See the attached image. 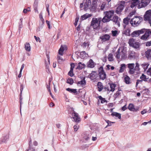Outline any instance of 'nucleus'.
I'll return each instance as SVG.
<instances>
[{"instance_id": "nucleus-1", "label": "nucleus", "mask_w": 151, "mask_h": 151, "mask_svg": "<svg viewBox=\"0 0 151 151\" xmlns=\"http://www.w3.org/2000/svg\"><path fill=\"white\" fill-rule=\"evenodd\" d=\"M105 16L102 19V21L104 23H106L111 21L112 17L114 14V10H109L104 12Z\"/></svg>"}, {"instance_id": "nucleus-2", "label": "nucleus", "mask_w": 151, "mask_h": 151, "mask_svg": "<svg viewBox=\"0 0 151 151\" xmlns=\"http://www.w3.org/2000/svg\"><path fill=\"white\" fill-rule=\"evenodd\" d=\"M101 17H93L92 19L91 22L90 26L92 27L93 29H97L100 27V24L102 21Z\"/></svg>"}, {"instance_id": "nucleus-3", "label": "nucleus", "mask_w": 151, "mask_h": 151, "mask_svg": "<svg viewBox=\"0 0 151 151\" xmlns=\"http://www.w3.org/2000/svg\"><path fill=\"white\" fill-rule=\"evenodd\" d=\"M142 20V17L136 16L131 19L130 22L132 26L135 27L139 25Z\"/></svg>"}, {"instance_id": "nucleus-4", "label": "nucleus", "mask_w": 151, "mask_h": 151, "mask_svg": "<svg viewBox=\"0 0 151 151\" xmlns=\"http://www.w3.org/2000/svg\"><path fill=\"white\" fill-rule=\"evenodd\" d=\"M145 29L144 32L145 33L140 38L142 40H146L151 35V31L150 29Z\"/></svg>"}, {"instance_id": "nucleus-5", "label": "nucleus", "mask_w": 151, "mask_h": 151, "mask_svg": "<svg viewBox=\"0 0 151 151\" xmlns=\"http://www.w3.org/2000/svg\"><path fill=\"white\" fill-rule=\"evenodd\" d=\"M129 45L135 48H139L140 46V44L139 42H136L133 38L129 40Z\"/></svg>"}, {"instance_id": "nucleus-6", "label": "nucleus", "mask_w": 151, "mask_h": 151, "mask_svg": "<svg viewBox=\"0 0 151 151\" xmlns=\"http://www.w3.org/2000/svg\"><path fill=\"white\" fill-rule=\"evenodd\" d=\"M150 3L149 0H139L138 8L140 9L147 6Z\"/></svg>"}, {"instance_id": "nucleus-7", "label": "nucleus", "mask_w": 151, "mask_h": 151, "mask_svg": "<svg viewBox=\"0 0 151 151\" xmlns=\"http://www.w3.org/2000/svg\"><path fill=\"white\" fill-rule=\"evenodd\" d=\"M125 53L123 48H119L116 52V58L119 59L121 57V59H124L125 57Z\"/></svg>"}, {"instance_id": "nucleus-8", "label": "nucleus", "mask_w": 151, "mask_h": 151, "mask_svg": "<svg viewBox=\"0 0 151 151\" xmlns=\"http://www.w3.org/2000/svg\"><path fill=\"white\" fill-rule=\"evenodd\" d=\"M99 76L100 79L101 80H104L106 79V75L105 72L103 70L102 66H101L99 69Z\"/></svg>"}, {"instance_id": "nucleus-9", "label": "nucleus", "mask_w": 151, "mask_h": 151, "mask_svg": "<svg viewBox=\"0 0 151 151\" xmlns=\"http://www.w3.org/2000/svg\"><path fill=\"white\" fill-rule=\"evenodd\" d=\"M145 30L144 29H142L140 30L134 31L131 34V36L132 37H138L140 34H143Z\"/></svg>"}, {"instance_id": "nucleus-10", "label": "nucleus", "mask_w": 151, "mask_h": 151, "mask_svg": "<svg viewBox=\"0 0 151 151\" xmlns=\"http://www.w3.org/2000/svg\"><path fill=\"white\" fill-rule=\"evenodd\" d=\"M125 4V2L124 1H121L120 4L116 8L115 12L118 14H120L122 11L124 7Z\"/></svg>"}, {"instance_id": "nucleus-11", "label": "nucleus", "mask_w": 151, "mask_h": 151, "mask_svg": "<svg viewBox=\"0 0 151 151\" xmlns=\"http://www.w3.org/2000/svg\"><path fill=\"white\" fill-rule=\"evenodd\" d=\"M145 21H148L149 23H151V9L147 11L144 16Z\"/></svg>"}, {"instance_id": "nucleus-12", "label": "nucleus", "mask_w": 151, "mask_h": 151, "mask_svg": "<svg viewBox=\"0 0 151 151\" xmlns=\"http://www.w3.org/2000/svg\"><path fill=\"white\" fill-rule=\"evenodd\" d=\"M135 64L134 63H129L127 65L128 68L129 69L128 73L131 74H134L135 71V69H134V66Z\"/></svg>"}, {"instance_id": "nucleus-13", "label": "nucleus", "mask_w": 151, "mask_h": 151, "mask_svg": "<svg viewBox=\"0 0 151 151\" xmlns=\"http://www.w3.org/2000/svg\"><path fill=\"white\" fill-rule=\"evenodd\" d=\"M72 113V115L74 121L77 122H79L81 121L80 118L79 117L78 114L76 113L74 111Z\"/></svg>"}, {"instance_id": "nucleus-14", "label": "nucleus", "mask_w": 151, "mask_h": 151, "mask_svg": "<svg viewBox=\"0 0 151 151\" xmlns=\"http://www.w3.org/2000/svg\"><path fill=\"white\" fill-rule=\"evenodd\" d=\"M9 135L7 134L3 136L1 138V142H0V145L1 143H6L9 140Z\"/></svg>"}, {"instance_id": "nucleus-15", "label": "nucleus", "mask_w": 151, "mask_h": 151, "mask_svg": "<svg viewBox=\"0 0 151 151\" xmlns=\"http://www.w3.org/2000/svg\"><path fill=\"white\" fill-rule=\"evenodd\" d=\"M84 9V10H86L88 9L91 7V2L90 0H86L85 3Z\"/></svg>"}, {"instance_id": "nucleus-16", "label": "nucleus", "mask_w": 151, "mask_h": 151, "mask_svg": "<svg viewBox=\"0 0 151 151\" xmlns=\"http://www.w3.org/2000/svg\"><path fill=\"white\" fill-rule=\"evenodd\" d=\"M110 36L108 34H105L101 36L100 38L101 39L102 41H106L108 40L110 38Z\"/></svg>"}, {"instance_id": "nucleus-17", "label": "nucleus", "mask_w": 151, "mask_h": 151, "mask_svg": "<svg viewBox=\"0 0 151 151\" xmlns=\"http://www.w3.org/2000/svg\"><path fill=\"white\" fill-rule=\"evenodd\" d=\"M118 17L117 16H113L112 19H111V21L115 23V24L116 25L119 27L120 26V24L119 21L118 20Z\"/></svg>"}, {"instance_id": "nucleus-18", "label": "nucleus", "mask_w": 151, "mask_h": 151, "mask_svg": "<svg viewBox=\"0 0 151 151\" xmlns=\"http://www.w3.org/2000/svg\"><path fill=\"white\" fill-rule=\"evenodd\" d=\"M39 0H35L33 4V7L35 12L38 13L37 9Z\"/></svg>"}, {"instance_id": "nucleus-19", "label": "nucleus", "mask_w": 151, "mask_h": 151, "mask_svg": "<svg viewBox=\"0 0 151 151\" xmlns=\"http://www.w3.org/2000/svg\"><path fill=\"white\" fill-rule=\"evenodd\" d=\"M95 65L93 60L90 59L87 63V66L88 68H93L94 67Z\"/></svg>"}, {"instance_id": "nucleus-20", "label": "nucleus", "mask_w": 151, "mask_h": 151, "mask_svg": "<svg viewBox=\"0 0 151 151\" xmlns=\"http://www.w3.org/2000/svg\"><path fill=\"white\" fill-rule=\"evenodd\" d=\"M24 88L23 85L22 84H21L20 85V97L19 98L20 99V111L21 114V104H22V92Z\"/></svg>"}, {"instance_id": "nucleus-21", "label": "nucleus", "mask_w": 151, "mask_h": 151, "mask_svg": "<svg viewBox=\"0 0 151 151\" xmlns=\"http://www.w3.org/2000/svg\"><path fill=\"white\" fill-rule=\"evenodd\" d=\"M138 3L139 0H132L130 5L131 7L132 8H133L138 5Z\"/></svg>"}, {"instance_id": "nucleus-22", "label": "nucleus", "mask_w": 151, "mask_h": 151, "mask_svg": "<svg viewBox=\"0 0 151 151\" xmlns=\"http://www.w3.org/2000/svg\"><path fill=\"white\" fill-rule=\"evenodd\" d=\"M128 109L131 111H137L138 110V109H135L134 108V106L132 104H129Z\"/></svg>"}, {"instance_id": "nucleus-23", "label": "nucleus", "mask_w": 151, "mask_h": 151, "mask_svg": "<svg viewBox=\"0 0 151 151\" xmlns=\"http://www.w3.org/2000/svg\"><path fill=\"white\" fill-rule=\"evenodd\" d=\"M96 73L95 71H92L89 75L90 78L92 80H94L96 78Z\"/></svg>"}, {"instance_id": "nucleus-24", "label": "nucleus", "mask_w": 151, "mask_h": 151, "mask_svg": "<svg viewBox=\"0 0 151 151\" xmlns=\"http://www.w3.org/2000/svg\"><path fill=\"white\" fill-rule=\"evenodd\" d=\"M97 85L98 86V91H101L104 88V86L103 85L102 83L101 82H98V83Z\"/></svg>"}, {"instance_id": "nucleus-25", "label": "nucleus", "mask_w": 151, "mask_h": 151, "mask_svg": "<svg viewBox=\"0 0 151 151\" xmlns=\"http://www.w3.org/2000/svg\"><path fill=\"white\" fill-rule=\"evenodd\" d=\"M86 65L84 64H82L81 63L79 62L78 64V66L76 68V69L79 70L82 69L84 68Z\"/></svg>"}, {"instance_id": "nucleus-26", "label": "nucleus", "mask_w": 151, "mask_h": 151, "mask_svg": "<svg viewBox=\"0 0 151 151\" xmlns=\"http://www.w3.org/2000/svg\"><path fill=\"white\" fill-rule=\"evenodd\" d=\"M91 16V14H86L81 17V20H83L87 19V18L90 17Z\"/></svg>"}, {"instance_id": "nucleus-27", "label": "nucleus", "mask_w": 151, "mask_h": 151, "mask_svg": "<svg viewBox=\"0 0 151 151\" xmlns=\"http://www.w3.org/2000/svg\"><path fill=\"white\" fill-rule=\"evenodd\" d=\"M126 68V66L125 64H122L121 65L120 69L119 72V73L123 72Z\"/></svg>"}, {"instance_id": "nucleus-28", "label": "nucleus", "mask_w": 151, "mask_h": 151, "mask_svg": "<svg viewBox=\"0 0 151 151\" xmlns=\"http://www.w3.org/2000/svg\"><path fill=\"white\" fill-rule=\"evenodd\" d=\"M85 78L84 77L82 80L80 81H78V84H80L82 86H84L86 84V81L85 80Z\"/></svg>"}, {"instance_id": "nucleus-29", "label": "nucleus", "mask_w": 151, "mask_h": 151, "mask_svg": "<svg viewBox=\"0 0 151 151\" xmlns=\"http://www.w3.org/2000/svg\"><path fill=\"white\" fill-rule=\"evenodd\" d=\"M130 30L129 29H126L122 32V34L126 35L129 36L130 35Z\"/></svg>"}, {"instance_id": "nucleus-30", "label": "nucleus", "mask_w": 151, "mask_h": 151, "mask_svg": "<svg viewBox=\"0 0 151 151\" xmlns=\"http://www.w3.org/2000/svg\"><path fill=\"white\" fill-rule=\"evenodd\" d=\"M111 115L112 116H115L117 117L119 119H121V114L117 112H113L111 114Z\"/></svg>"}, {"instance_id": "nucleus-31", "label": "nucleus", "mask_w": 151, "mask_h": 151, "mask_svg": "<svg viewBox=\"0 0 151 151\" xmlns=\"http://www.w3.org/2000/svg\"><path fill=\"white\" fill-rule=\"evenodd\" d=\"M25 48L26 50L30 51L31 49V47L29 43L26 42L25 45Z\"/></svg>"}, {"instance_id": "nucleus-32", "label": "nucleus", "mask_w": 151, "mask_h": 151, "mask_svg": "<svg viewBox=\"0 0 151 151\" xmlns=\"http://www.w3.org/2000/svg\"><path fill=\"white\" fill-rule=\"evenodd\" d=\"M145 56L147 58H151V50H148L145 52Z\"/></svg>"}, {"instance_id": "nucleus-33", "label": "nucleus", "mask_w": 151, "mask_h": 151, "mask_svg": "<svg viewBox=\"0 0 151 151\" xmlns=\"http://www.w3.org/2000/svg\"><path fill=\"white\" fill-rule=\"evenodd\" d=\"M66 90L67 91L71 93H73L74 94L77 93V91L76 89H71L70 88H68L66 89Z\"/></svg>"}, {"instance_id": "nucleus-34", "label": "nucleus", "mask_w": 151, "mask_h": 151, "mask_svg": "<svg viewBox=\"0 0 151 151\" xmlns=\"http://www.w3.org/2000/svg\"><path fill=\"white\" fill-rule=\"evenodd\" d=\"M129 57L131 60L134 59L135 58V52H132L129 54Z\"/></svg>"}, {"instance_id": "nucleus-35", "label": "nucleus", "mask_w": 151, "mask_h": 151, "mask_svg": "<svg viewBox=\"0 0 151 151\" xmlns=\"http://www.w3.org/2000/svg\"><path fill=\"white\" fill-rule=\"evenodd\" d=\"M64 50V47L61 46L58 51L59 54L61 55H63V52Z\"/></svg>"}, {"instance_id": "nucleus-36", "label": "nucleus", "mask_w": 151, "mask_h": 151, "mask_svg": "<svg viewBox=\"0 0 151 151\" xmlns=\"http://www.w3.org/2000/svg\"><path fill=\"white\" fill-rule=\"evenodd\" d=\"M111 89L110 91H114L115 90V88L116 87V85L115 84L111 83L110 85Z\"/></svg>"}, {"instance_id": "nucleus-37", "label": "nucleus", "mask_w": 151, "mask_h": 151, "mask_svg": "<svg viewBox=\"0 0 151 151\" xmlns=\"http://www.w3.org/2000/svg\"><path fill=\"white\" fill-rule=\"evenodd\" d=\"M129 20L130 19L128 18H124V19L123 22L125 24V25H124V27L126 26L128 24Z\"/></svg>"}, {"instance_id": "nucleus-38", "label": "nucleus", "mask_w": 151, "mask_h": 151, "mask_svg": "<svg viewBox=\"0 0 151 151\" xmlns=\"http://www.w3.org/2000/svg\"><path fill=\"white\" fill-rule=\"evenodd\" d=\"M108 59L109 61H113L114 60L112 54L110 53L108 56Z\"/></svg>"}, {"instance_id": "nucleus-39", "label": "nucleus", "mask_w": 151, "mask_h": 151, "mask_svg": "<svg viewBox=\"0 0 151 151\" xmlns=\"http://www.w3.org/2000/svg\"><path fill=\"white\" fill-rule=\"evenodd\" d=\"M83 139L86 141H87L89 139V135L87 134H85L83 135Z\"/></svg>"}, {"instance_id": "nucleus-40", "label": "nucleus", "mask_w": 151, "mask_h": 151, "mask_svg": "<svg viewBox=\"0 0 151 151\" xmlns=\"http://www.w3.org/2000/svg\"><path fill=\"white\" fill-rule=\"evenodd\" d=\"M130 78L127 76H126L124 78V82L127 84H129L130 83Z\"/></svg>"}, {"instance_id": "nucleus-41", "label": "nucleus", "mask_w": 151, "mask_h": 151, "mask_svg": "<svg viewBox=\"0 0 151 151\" xmlns=\"http://www.w3.org/2000/svg\"><path fill=\"white\" fill-rule=\"evenodd\" d=\"M149 65V64L148 63H145L142 64L141 66L143 68L144 70H145L147 68Z\"/></svg>"}, {"instance_id": "nucleus-42", "label": "nucleus", "mask_w": 151, "mask_h": 151, "mask_svg": "<svg viewBox=\"0 0 151 151\" xmlns=\"http://www.w3.org/2000/svg\"><path fill=\"white\" fill-rule=\"evenodd\" d=\"M47 55V56L48 63H45V64H46L45 67H46V69H47L48 71H49V66L48 65H49V64H50V59H49V56H48Z\"/></svg>"}, {"instance_id": "nucleus-43", "label": "nucleus", "mask_w": 151, "mask_h": 151, "mask_svg": "<svg viewBox=\"0 0 151 151\" xmlns=\"http://www.w3.org/2000/svg\"><path fill=\"white\" fill-rule=\"evenodd\" d=\"M98 98L100 100L101 102V103H104L107 101L105 99V98H102L101 96H99Z\"/></svg>"}, {"instance_id": "nucleus-44", "label": "nucleus", "mask_w": 151, "mask_h": 151, "mask_svg": "<svg viewBox=\"0 0 151 151\" xmlns=\"http://www.w3.org/2000/svg\"><path fill=\"white\" fill-rule=\"evenodd\" d=\"M67 83H69L70 85H72L73 83V81L72 78H68L67 81Z\"/></svg>"}, {"instance_id": "nucleus-45", "label": "nucleus", "mask_w": 151, "mask_h": 151, "mask_svg": "<svg viewBox=\"0 0 151 151\" xmlns=\"http://www.w3.org/2000/svg\"><path fill=\"white\" fill-rule=\"evenodd\" d=\"M106 4V2H104L102 3V4L101 6V10H104L105 7V6Z\"/></svg>"}, {"instance_id": "nucleus-46", "label": "nucleus", "mask_w": 151, "mask_h": 151, "mask_svg": "<svg viewBox=\"0 0 151 151\" xmlns=\"http://www.w3.org/2000/svg\"><path fill=\"white\" fill-rule=\"evenodd\" d=\"M57 58L58 63H60L62 62L63 61V58L60 57L59 55H58Z\"/></svg>"}, {"instance_id": "nucleus-47", "label": "nucleus", "mask_w": 151, "mask_h": 151, "mask_svg": "<svg viewBox=\"0 0 151 151\" xmlns=\"http://www.w3.org/2000/svg\"><path fill=\"white\" fill-rule=\"evenodd\" d=\"M140 79H141L142 81L143 80L145 81H147L146 76L144 74H142V76L140 77Z\"/></svg>"}, {"instance_id": "nucleus-48", "label": "nucleus", "mask_w": 151, "mask_h": 151, "mask_svg": "<svg viewBox=\"0 0 151 151\" xmlns=\"http://www.w3.org/2000/svg\"><path fill=\"white\" fill-rule=\"evenodd\" d=\"M136 65L134 69H135V70H137V71H139L140 68H139V65L138 63H136L135 64Z\"/></svg>"}, {"instance_id": "nucleus-49", "label": "nucleus", "mask_w": 151, "mask_h": 151, "mask_svg": "<svg viewBox=\"0 0 151 151\" xmlns=\"http://www.w3.org/2000/svg\"><path fill=\"white\" fill-rule=\"evenodd\" d=\"M121 91H122L121 90H118V91H117L116 93H115V96L116 97L118 96L121 94Z\"/></svg>"}, {"instance_id": "nucleus-50", "label": "nucleus", "mask_w": 151, "mask_h": 151, "mask_svg": "<svg viewBox=\"0 0 151 151\" xmlns=\"http://www.w3.org/2000/svg\"><path fill=\"white\" fill-rule=\"evenodd\" d=\"M111 33L113 36H116L117 33V30L112 31Z\"/></svg>"}, {"instance_id": "nucleus-51", "label": "nucleus", "mask_w": 151, "mask_h": 151, "mask_svg": "<svg viewBox=\"0 0 151 151\" xmlns=\"http://www.w3.org/2000/svg\"><path fill=\"white\" fill-rule=\"evenodd\" d=\"M73 70H71L70 69L68 73V75L71 77L73 76L74 75V74L73 73Z\"/></svg>"}, {"instance_id": "nucleus-52", "label": "nucleus", "mask_w": 151, "mask_h": 151, "mask_svg": "<svg viewBox=\"0 0 151 151\" xmlns=\"http://www.w3.org/2000/svg\"><path fill=\"white\" fill-rule=\"evenodd\" d=\"M87 46H89V43L88 42H84L82 45V46L84 47H86Z\"/></svg>"}, {"instance_id": "nucleus-53", "label": "nucleus", "mask_w": 151, "mask_h": 151, "mask_svg": "<svg viewBox=\"0 0 151 151\" xmlns=\"http://www.w3.org/2000/svg\"><path fill=\"white\" fill-rule=\"evenodd\" d=\"M79 127V126L77 125V124H76V125H74L73 127L74 130L75 131H76L78 129Z\"/></svg>"}, {"instance_id": "nucleus-54", "label": "nucleus", "mask_w": 151, "mask_h": 151, "mask_svg": "<svg viewBox=\"0 0 151 151\" xmlns=\"http://www.w3.org/2000/svg\"><path fill=\"white\" fill-rule=\"evenodd\" d=\"M106 121L108 123V125L106 126V127L108 126H111V122L109 120H106Z\"/></svg>"}, {"instance_id": "nucleus-55", "label": "nucleus", "mask_w": 151, "mask_h": 151, "mask_svg": "<svg viewBox=\"0 0 151 151\" xmlns=\"http://www.w3.org/2000/svg\"><path fill=\"white\" fill-rule=\"evenodd\" d=\"M79 17H77L75 19V22L74 23V25L75 26H76L77 24V22L79 20Z\"/></svg>"}, {"instance_id": "nucleus-56", "label": "nucleus", "mask_w": 151, "mask_h": 151, "mask_svg": "<svg viewBox=\"0 0 151 151\" xmlns=\"http://www.w3.org/2000/svg\"><path fill=\"white\" fill-rule=\"evenodd\" d=\"M142 80H137L136 83V86H137L139 83H142Z\"/></svg>"}, {"instance_id": "nucleus-57", "label": "nucleus", "mask_w": 151, "mask_h": 151, "mask_svg": "<svg viewBox=\"0 0 151 151\" xmlns=\"http://www.w3.org/2000/svg\"><path fill=\"white\" fill-rule=\"evenodd\" d=\"M71 68L70 69L71 70H73V69L75 67V65L73 63H72L70 64Z\"/></svg>"}, {"instance_id": "nucleus-58", "label": "nucleus", "mask_w": 151, "mask_h": 151, "mask_svg": "<svg viewBox=\"0 0 151 151\" xmlns=\"http://www.w3.org/2000/svg\"><path fill=\"white\" fill-rule=\"evenodd\" d=\"M34 37L37 42L38 41L39 42H41L40 39L39 37H37L35 36Z\"/></svg>"}, {"instance_id": "nucleus-59", "label": "nucleus", "mask_w": 151, "mask_h": 151, "mask_svg": "<svg viewBox=\"0 0 151 151\" xmlns=\"http://www.w3.org/2000/svg\"><path fill=\"white\" fill-rule=\"evenodd\" d=\"M147 112V111L146 109H144L142 111H141V113L142 115H143L144 114L146 113Z\"/></svg>"}, {"instance_id": "nucleus-60", "label": "nucleus", "mask_w": 151, "mask_h": 151, "mask_svg": "<svg viewBox=\"0 0 151 151\" xmlns=\"http://www.w3.org/2000/svg\"><path fill=\"white\" fill-rule=\"evenodd\" d=\"M102 60L104 62H106L107 61V57L106 55L103 58Z\"/></svg>"}, {"instance_id": "nucleus-61", "label": "nucleus", "mask_w": 151, "mask_h": 151, "mask_svg": "<svg viewBox=\"0 0 151 151\" xmlns=\"http://www.w3.org/2000/svg\"><path fill=\"white\" fill-rule=\"evenodd\" d=\"M46 22L48 28L49 29H50V22L48 20H46Z\"/></svg>"}, {"instance_id": "nucleus-62", "label": "nucleus", "mask_w": 151, "mask_h": 151, "mask_svg": "<svg viewBox=\"0 0 151 151\" xmlns=\"http://www.w3.org/2000/svg\"><path fill=\"white\" fill-rule=\"evenodd\" d=\"M126 105H125L122 107V111H124L127 109V108L126 107Z\"/></svg>"}, {"instance_id": "nucleus-63", "label": "nucleus", "mask_w": 151, "mask_h": 151, "mask_svg": "<svg viewBox=\"0 0 151 151\" xmlns=\"http://www.w3.org/2000/svg\"><path fill=\"white\" fill-rule=\"evenodd\" d=\"M81 54H84L86 56L87 55H88V54H87L86 52L85 51H82L81 52Z\"/></svg>"}, {"instance_id": "nucleus-64", "label": "nucleus", "mask_w": 151, "mask_h": 151, "mask_svg": "<svg viewBox=\"0 0 151 151\" xmlns=\"http://www.w3.org/2000/svg\"><path fill=\"white\" fill-rule=\"evenodd\" d=\"M47 88L48 90V91L50 92L51 91L50 90V85H47Z\"/></svg>"}]
</instances>
